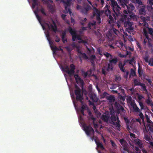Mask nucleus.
<instances>
[{
    "mask_svg": "<svg viewBox=\"0 0 153 153\" xmlns=\"http://www.w3.org/2000/svg\"><path fill=\"white\" fill-rule=\"evenodd\" d=\"M148 3L150 5H153V0H148Z\"/></svg>",
    "mask_w": 153,
    "mask_h": 153,
    "instance_id": "obj_64",
    "label": "nucleus"
},
{
    "mask_svg": "<svg viewBox=\"0 0 153 153\" xmlns=\"http://www.w3.org/2000/svg\"><path fill=\"white\" fill-rule=\"evenodd\" d=\"M131 105L133 108V111L136 113H138L140 112V110L138 107L135 102H131Z\"/></svg>",
    "mask_w": 153,
    "mask_h": 153,
    "instance_id": "obj_13",
    "label": "nucleus"
},
{
    "mask_svg": "<svg viewBox=\"0 0 153 153\" xmlns=\"http://www.w3.org/2000/svg\"><path fill=\"white\" fill-rule=\"evenodd\" d=\"M77 34L76 33L72 35V39L73 41H75L77 38Z\"/></svg>",
    "mask_w": 153,
    "mask_h": 153,
    "instance_id": "obj_53",
    "label": "nucleus"
},
{
    "mask_svg": "<svg viewBox=\"0 0 153 153\" xmlns=\"http://www.w3.org/2000/svg\"><path fill=\"white\" fill-rule=\"evenodd\" d=\"M48 40L49 41L50 45V46L51 49L52 50L53 53H55L56 52V51H58V48H57L56 46H55L54 47L52 46L51 45L53 44V42L50 41V39H48Z\"/></svg>",
    "mask_w": 153,
    "mask_h": 153,
    "instance_id": "obj_18",
    "label": "nucleus"
},
{
    "mask_svg": "<svg viewBox=\"0 0 153 153\" xmlns=\"http://www.w3.org/2000/svg\"><path fill=\"white\" fill-rule=\"evenodd\" d=\"M104 55L107 58H108L110 57V58L112 57V56L108 52H105L103 53Z\"/></svg>",
    "mask_w": 153,
    "mask_h": 153,
    "instance_id": "obj_46",
    "label": "nucleus"
},
{
    "mask_svg": "<svg viewBox=\"0 0 153 153\" xmlns=\"http://www.w3.org/2000/svg\"><path fill=\"white\" fill-rule=\"evenodd\" d=\"M76 51L79 53V54L82 53L81 50L80 49V47L79 46H77L76 47Z\"/></svg>",
    "mask_w": 153,
    "mask_h": 153,
    "instance_id": "obj_57",
    "label": "nucleus"
},
{
    "mask_svg": "<svg viewBox=\"0 0 153 153\" xmlns=\"http://www.w3.org/2000/svg\"><path fill=\"white\" fill-rule=\"evenodd\" d=\"M132 99L131 96H129L128 97L126 98V101H127V102L128 103H130V105H131V102L133 103V102H135L134 100L132 101Z\"/></svg>",
    "mask_w": 153,
    "mask_h": 153,
    "instance_id": "obj_37",
    "label": "nucleus"
},
{
    "mask_svg": "<svg viewBox=\"0 0 153 153\" xmlns=\"http://www.w3.org/2000/svg\"><path fill=\"white\" fill-rule=\"evenodd\" d=\"M116 108L118 111V112L119 114L123 113H125L126 112V111L124 109V108L123 106L120 104H117L116 105Z\"/></svg>",
    "mask_w": 153,
    "mask_h": 153,
    "instance_id": "obj_14",
    "label": "nucleus"
},
{
    "mask_svg": "<svg viewBox=\"0 0 153 153\" xmlns=\"http://www.w3.org/2000/svg\"><path fill=\"white\" fill-rule=\"evenodd\" d=\"M71 69L69 71L70 72V76H71L74 74L75 73V66L73 64H71L70 65Z\"/></svg>",
    "mask_w": 153,
    "mask_h": 153,
    "instance_id": "obj_24",
    "label": "nucleus"
},
{
    "mask_svg": "<svg viewBox=\"0 0 153 153\" xmlns=\"http://www.w3.org/2000/svg\"><path fill=\"white\" fill-rule=\"evenodd\" d=\"M110 118V115L109 114H102L101 117L102 120L106 123L108 122Z\"/></svg>",
    "mask_w": 153,
    "mask_h": 153,
    "instance_id": "obj_16",
    "label": "nucleus"
},
{
    "mask_svg": "<svg viewBox=\"0 0 153 153\" xmlns=\"http://www.w3.org/2000/svg\"><path fill=\"white\" fill-rule=\"evenodd\" d=\"M96 58V56L95 55H92L90 56L89 58V60H90L92 64L94 63V60Z\"/></svg>",
    "mask_w": 153,
    "mask_h": 153,
    "instance_id": "obj_36",
    "label": "nucleus"
},
{
    "mask_svg": "<svg viewBox=\"0 0 153 153\" xmlns=\"http://www.w3.org/2000/svg\"><path fill=\"white\" fill-rule=\"evenodd\" d=\"M131 74L133 76H135L136 75V73L135 71L132 69H131Z\"/></svg>",
    "mask_w": 153,
    "mask_h": 153,
    "instance_id": "obj_60",
    "label": "nucleus"
},
{
    "mask_svg": "<svg viewBox=\"0 0 153 153\" xmlns=\"http://www.w3.org/2000/svg\"><path fill=\"white\" fill-rule=\"evenodd\" d=\"M145 116L146 117V121L147 123V124H153V122H152L150 119L149 118V116L145 114Z\"/></svg>",
    "mask_w": 153,
    "mask_h": 153,
    "instance_id": "obj_39",
    "label": "nucleus"
},
{
    "mask_svg": "<svg viewBox=\"0 0 153 153\" xmlns=\"http://www.w3.org/2000/svg\"><path fill=\"white\" fill-rule=\"evenodd\" d=\"M107 99L109 100L110 102H114L115 101V97L114 96L112 95L108 96L107 97Z\"/></svg>",
    "mask_w": 153,
    "mask_h": 153,
    "instance_id": "obj_32",
    "label": "nucleus"
},
{
    "mask_svg": "<svg viewBox=\"0 0 153 153\" xmlns=\"http://www.w3.org/2000/svg\"><path fill=\"white\" fill-rule=\"evenodd\" d=\"M145 129L143 130L144 133H153V124H147L146 126L144 125Z\"/></svg>",
    "mask_w": 153,
    "mask_h": 153,
    "instance_id": "obj_10",
    "label": "nucleus"
},
{
    "mask_svg": "<svg viewBox=\"0 0 153 153\" xmlns=\"http://www.w3.org/2000/svg\"><path fill=\"white\" fill-rule=\"evenodd\" d=\"M75 94L76 95V99L77 101H79L82 104H83L82 100L83 99V94H81V90L80 88L76 89L74 91Z\"/></svg>",
    "mask_w": 153,
    "mask_h": 153,
    "instance_id": "obj_6",
    "label": "nucleus"
},
{
    "mask_svg": "<svg viewBox=\"0 0 153 153\" xmlns=\"http://www.w3.org/2000/svg\"><path fill=\"white\" fill-rule=\"evenodd\" d=\"M140 86H141L142 90L146 92H147V90L146 89V86L144 83H141Z\"/></svg>",
    "mask_w": 153,
    "mask_h": 153,
    "instance_id": "obj_40",
    "label": "nucleus"
},
{
    "mask_svg": "<svg viewBox=\"0 0 153 153\" xmlns=\"http://www.w3.org/2000/svg\"><path fill=\"white\" fill-rule=\"evenodd\" d=\"M146 6L145 5H143L141 7L140 9L139 10V12L140 15H143L146 13Z\"/></svg>",
    "mask_w": 153,
    "mask_h": 153,
    "instance_id": "obj_17",
    "label": "nucleus"
},
{
    "mask_svg": "<svg viewBox=\"0 0 153 153\" xmlns=\"http://www.w3.org/2000/svg\"><path fill=\"white\" fill-rule=\"evenodd\" d=\"M143 69L140 67V65H139L138 69V73L139 74V76L141 77L142 74L143 73Z\"/></svg>",
    "mask_w": 153,
    "mask_h": 153,
    "instance_id": "obj_30",
    "label": "nucleus"
},
{
    "mask_svg": "<svg viewBox=\"0 0 153 153\" xmlns=\"http://www.w3.org/2000/svg\"><path fill=\"white\" fill-rule=\"evenodd\" d=\"M137 98L139 101H140L142 99H143L144 97L142 95H139L138 96Z\"/></svg>",
    "mask_w": 153,
    "mask_h": 153,
    "instance_id": "obj_63",
    "label": "nucleus"
},
{
    "mask_svg": "<svg viewBox=\"0 0 153 153\" xmlns=\"http://www.w3.org/2000/svg\"><path fill=\"white\" fill-rule=\"evenodd\" d=\"M145 27L148 29L149 33L151 35H152L153 34V28L149 27L148 26Z\"/></svg>",
    "mask_w": 153,
    "mask_h": 153,
    "instance_id": "obj_44",
    "label": "nucleus"
},
{
    "mask_svg": "<svg viewBox=\"0 0 153 153\" xmlns=\"http://www.w3.org/2000/svg\"><path fill=\"white\" fill-rule=\"evenodd\" d=\"M82 74L84 78H86L88 75V73L86 72H85L84 71L82 72Z\"/></svg>",
    "mask_w": 153,
    "mask_h": 153,
    "instance_id": "obj_56",
    "label": "nucleus"
},
{
    "mask_svg": "<svg viewBox=\"0 0 153 153\" xmlns=\"http://www.w3.org/2000/svg\"><path fill=\"white\" fill-rule=\"evenodd\" d=\"M139 113H140L139 115V116H140V118L142 120H144V116H143V113H142V112H141L140 111V112H139Z\"/></svg>",
    "mask_w": 153,
    "mask_h": 153,
    "instance_id": "obj_61",
    "label": "nucleus"
},
{
    "mask_svg": "<svg viewBox=\"0 0 153 153\" xmlns=\"http://www.w3.org/2000/svg\"><path fill=\"white\" fill-rule=\"evenodd\" d=\"M42 1H44L45 4H47V7L50 12L52 13H53L54 11L53 6L51 4H49L48 1H49L51 3H52L53 2V1L52 0H48V1L45 0H42Z\"/></svg>",
    "mask_w": 153,
    "mask_h": 153,
    "instance_id": "obj_8",
    "label": "nucleus"
},
{
    "mask_svg": "<svg viewBox=\"0 0 153 153\" xmlns=\"http://www.w3.org/2000/svg\"><path fill=\"white\" fill-rule=\"evenodd\" d=\"M107 69L108 68L106 69V70L107 71H108V70H107ZM106 68L105 67H103V68H102V73L105 75L106 74Z\"/></svg>",
    "mask_w": 153,
    "mask_h": 153,
    "instance_id": "obj_50",
    "label": "nucleus"
},
{
    "mask_svg": "<svg viewBox=\"0 0 153 153\" xmlns=\"http://www.w3.org/2000/svg\"><path fill=\"white\" fill-rule=\"evenodd\" d=\"M53 24H51L50 25L49 24L46 23V25L48 27L49 29H51L54 32L56 33L57 31V27L55 22L52 20Z\"/></svg>",
    "mask_w": 153,
    "mask_h": 153,
    "instance_id": "obj_9",
    "label": "nucleus"
},
{
    "mask_svg": "<svg viewBox=\"0 0 153 153\" xmlns=\"http://www.w3.org/2000/svg\"><path fill=\"white\" fill-rule=\"evenodd\" d=\"M97 51L98 54L100 56H102V51L100 48H97Z\"/></svg>",
    "mask_w": 153,
    "mask_h": 153,
    "instance_id": "obj_54",
    "label": "nucleus"
},
{
    "mask_svg": "<svg viewBox=\"0 0 153 153\" xmlns=\"http://www.w3.org/2000/svg\"><path fill=\"white\" fill-rule=\"evenodd\" d=\"M129 16L130 18L133 20L135 21H137V17L134 13H132L129 15Z\"/></svg>",
    "mask_w": 153,
    "mask_h": 153,
    "instance_id": "obj_29",
    "label": "nucleus"
},
{
    "mask_svg": "<svg viewBox=\"0 0 153 153\" xmlns=\"http://www.w3.org/2000/svg\"><path fill=\"white\" fill-rule=\"evenodd\" d=\"M35 14L36 15V16L37 19H38V20L39 21L40 24L42 26V27L43 29V30H45V27L43 25V24H42L41 22V19L40 17L37 14V13L36 12H35Z\"/></svg>",
    "mask_w": 153,
    "mask_h": 153,
    "instance_id": "obj_27",
    "label": "nucleus"
},
{
    "mask_svg": "<svg viewBox=\"0 0 153 153\" xmlns=\"http://www.w3.org/2000/svg\"><path fill=\"white\" fill-rule=\"evenodd\" d=\"M124 17H122L120 19V21L122 22H124V26L125 27H128L127 28L128 29L130 30H133L134 27L132 26L133 24L132 22H131L128 21H126L127 18V16L126 15H123Z\"/></svg>",
    "mask_w": 153,
    "mask_h": 153,
    "instance_id": "obj_3",
    "label": "nucleus"
},
{
    "mask_svg": "<svg viewBox=\"0 0 153 153\" xmlns=\"http://www.w3.org/2000/svg\"><path fill=\"white\" fill-rule=\"evenodd\" d=\"M95 142L97 146V147L100 148L102 150H104L105 149L102 143L99 142V140L97 142L95 141Z\"/></svg>",
    "mask_w": 153,
    "mask_h": 153,
    "instance_id": "obj_28",
    "label": "nucleus"
},
{
    "mask_svg": "<svg viewBox=\"0 0 153 153\" xmlns=\"http://www.w3.org/2000/svg\"><path fill=\"white\" fill-rule=\"evenodd\" d=\"M74 77L76 81V82L77 84L79 83H82L83 82V80L80 77L78 74L74 75Z\"/></svg>",
    "mask_w": 153,
    "mask_h": 153,
    "instance_id": "obj_21",
    "label": "nucleus"
},
{
    "mask_svg": "<svg viewBox=\"0 0 153 153\" xmlns=\"http://www.w3.org/2000/svg\"><path fill=\"white\" fill-rule=\"evenodd\" d=\"M90 99L92 100L93 102H98V99L97 96L94 94H90L89 96Z\"/></svg>",
    "mask_w": 153,
    "mask_h": 153,
    "instance_id": "obj_15",
    "label": "nucleus"
},
{
    "mask_svg": "<svg viewBox=\"0 0 153 153\" xmlns=\"http://www.w3.org/2000/svg\"><path fill=\"white\" fill-rule=\"evenodd\" d=\"M76 9L83 14L86 15L88 12L91 9V7L87 4H85L83 7L77 4Z\"/></svg>",
    "mask_w": 153,
    "mask_h": 153,
    "instance_id": "obj_4",
    "label": "nucleus"
},
{
    "mask_svg": "<svg viewBox=\"0 0 153 153\" xmlns=\"http://www.w3.org/2000/svg\"><path fill=\"white\" fill-rule=\"evenodd\" d=\"M78 42L79 43H82L85 46H86V45H88V44L87 41L82 39L80 41H78Z\"/></svg>",
    "mask_w": 153,
    "mask_h": 153,
    "instance_id": "obj_41",
    "label": "nucleus"
},
{
    "mask_svg": "<svg viewBox=\"0 0 153 153\" xmlns=\"http://www.w3.org/2000/svg\"><path fill=\"white\" fill-rule=\"evenodd\" d=\"M136 3L138 4L139 5L141 6L143 5H145L143 4L141 0H136Z\"/></svg>",
    "mask_w": 153,
    "mask_h": 153,
    "instance_id": "obj_52",
    "label": "nucleus"
},
{
    "mask_svg": "<svg viewBox=\"0 0 153 153\" xmlns=\"http://www.w3.org/2000/svg\"><path fill=\"white\" fill-rule=\"evenodd\" d=\"M129 74L128 71L126 72V74L124 75V77L125 78L127 79L128 77V76Z\"/></svg>",
    "mask_w": 153,
    "mask_h": 153,
    "instance_id": "obj_62",
    "label": "nucleus"
},
{
    "mask_svg": "<svg viewBox=\"0 0 153 153\" xmlns=\"http://www.w3.org/2000/svg\"><path fill=\"white\" fill-rule=\"evenodd\" d=\"M125 65V64L123 65L121 62H120L118 64L119 68L120 70L123 72H126V70L124 68Z\"/></svg>",
    "mask_w": 153,
    "mask_h": 153,
    "instance_id": "obj_26",
    "label": "nucleus"
},
{
    "mask_svg": "<svg viewBox=\"0 0 153 153\" xmlns=\"http://www.w3.org/2000/svg\"><path fill=\"white\" fill-rule=\"evenodd\" d=\"M145 102L148 105L153 108V102L149 95H147V98L145 100Z\"/></svg>",
    "mask_w": 153,
    "mask_h": 153,
    "instance_id": "obj_11",
    "label": "nucleus"
},
{
    "mask_svg": "<svg viewBox=\"0 0 153 153\" xmlns=\"http://www.w3.org/2000/svg\"><path fill=\"white\" fill-rule=\"evenodd\" d=\"M62 1L64 4L65 6V10L64 11V13H69L71 16L72 13L71 11V9L69 8L71 5V0H67L66 1L63 0Z\"/></svg>",
    "mask_w": 153,
    "mask_h": 153,
    "instance_id": "obj_7",
    "label": "nucleus"
},
{
    "mask_svg": "<svg viewBox=\"0 0 153 153\" xmlns=\"http://www.w3.org/2000/svg\"><path fill=\"white\" fill-rule=\"evenodd\" d=\"M124 119L126 123V124L127 128H129L128 124L129 123V121L127 118L125 117Z\"/></svg>",
    "mask_w": 153,
    "mask_h": 153,
    "instance_id": "obj_47",
    "label": "nucleus"
},
{
    "mask_svg": "<svg viewBox=\"0 0 153 153\" xmlns=\"http://www.w3.org/2000/svg\"><path fill=\"white\" fill-rule=\"evenodd\" d=\"M120 120L119 119H118L117 122H114L111 123L113 124L115 127H116L117 130H120V127L121 126L120 125Z\"/></svg>",
    "mask_w": 153,
    "mask_h": 153,
    "instance_id": "obj_23",
    "label": "nucleus"
},
{
    "mask_svg": "<svg viewBox=\"0 0 153 153\" xmlns=\"http://www.w3.org/2000/svg\"><path fill=\"white\" fill-rule=\"evenodd\" d=\"M140 18L141 20V21H142L143 22V26L145 27H147L148 26H149L148 23L146 22V20L147 19H146V18L144 16H141Z\"/></svg>",
    "mask_w": 153,
    "mask_h": 153,
    "instance_id": "obj_20",
    "label": "nucleus"
},
{
    "mask_svg": "<svg viewBox=\"0 0 153 153\" xmlns=\"http://www.w3.org/2000/svg\"><path fill=\"white\" fill-rule=\"evenodd\" d=\"M61 68L62 71L65 72L70 76V72L69 71V67L68 66H65L64 67H62Z\"/></svg>",
    "mask_w": 153,
    "mask_h": 153,
    "instance_id": "obj_25",
    "label": "nucleus"
},
{
    "mask_svg": "<svg viewBox=\"0 0 153 153\" xmlns=\"http://www.w3.org/2000/svg\"><path fill=\"white\" fill-rule=\"evenodd\" d=\"M123 149L124 150L128 152V148L127 145L126 144L124 146H123Z\"/></svg>",
    "mask_w": 153,
    "mask_h": 153,
    "instance_id": "obj_59",
    "label": "nucleus"
},
{
    "mask_svg": "<svg viewBox=\"0 0 153 153\" xmlns=\"http://www.w3.org/2000/svg\"><path fill=\"white\" fill-rule=\"evenodd\" d=\"M118 61V59L117 57H114L113 58H110L109 60V63L108 65L107 70H113L114 65H116Z\"/></svg>",
    "mask_w": 153,
    "mask_h": 153,
    "instance_id": "obj_5",
    "label": "nucleus"
},
{
    "mask_svg": "<svg viewBox=\"0 0 153 153\" xmlns=\"http://www.w3.org/2000/svg\"><path fill=\"white\" fill-rule=\"evenodd\" d=\"M110 119L111 120H110V121H111L112 122L111 123L114 122H116V121H117L118 119H119L118 117L117 116V115H115V114H111Z\"/></svg>",
    "mask_w": 153,
    "mask_h": 153,
    "instance_id": "obj_19",
    "label": "nucleus"
},
{
    "mask_svg": "<svg viewBox=\"0 0 153 153\" xmlns=\"http://www.w3.org/2000/svg\"><path fill=\"white\" fill-rule=\"evenodd\" d=\"M68 30L72 35L76 33L75 31L73 29L71 26H69L68 27Z\"/></svg>",
    "mask_w": 153,
    "mask_h": 153,
    "instance_id": "obj_33",
    "label": "nucleus"
},
{
    "mask_svg": "<svg viewBox=\"0 0 153 153\" xmlns=\"http://www.w3.org/2000/svg\"><path fill=\"white\" fill-rule=\"evenodd\" d=\"M70 46H71L72 47H71L69 46H66L65 47V48L69 52H71L72 50H73L74 48H76L77 46L76 44L75 43L73 42L70 45Z\"/></svg>",
    "mask_w": 153,
    "mask_h": 153,
    "instance_id": "obj_12",
    "label": "nucleus"
},
{
    "mask_svg": "<svg viewBox=\"0 0 153 153\" xmlns=\"http://www.w3.org/2000/svg\"><path fill=\"white\" fill-rule=\"evenodd\" d=\"M66 31H63L62 33L61 38L62 42L64 43H65L67 42V39L66 37Z\"/></svg>",
    "mask_w": 153,
    "mask_h": 153,
    "instance_id": "obj_22",
    "label": "nucleus"
},
{
    "mask_svg": "<svg viewBox=\"0 0 153 153\" xmlns=\"http://www.w3.org/2000/svg\"><path fill=\"white\" fill-rule=\"evenodd\" d=\"M119 90L120 91V92L119 93H120V95H126L125 94L124 90L121 87L119 88Z\"/></svg>",
    "mask_w": 153,
    "mask_h": 153,
    "instance_id": "obj_42",
    "label": "nucleus"
},
{
    "mask_svg": "<svg viewBox=\"0 0 153 153\" xmlns=\"http://www.w3.org/2000/svg\"><path fill=\"white\" fill-rule=\"evenodd\" d=\"M40 10L41 11V13L44 16H47L46 13L45 12V11L44 9L42 7H41V8L40 9Z\"/></svg>",
    "mask_w": 153,
    "mask_h": 153,
    "instance_id": "obj_49",
    "label": "nucleus"
},
{
    "mask_svg": "<svg viewBox=\"0 0 153 153\" xmlns=\"http://www.w3.org/2000/svg\"><path fill=\"white\" fill-rule=\"evenodd\" d=\"M111 6L113 12L112 15L114 18L116 19L117 17H118L121 14L120 12V7L117 1L114 0H111Z\"/></svg>",
    "mask_w": 153,
    "mask_h": 153,
    "instance_id": "obj_2",
    "label": "nucleus"
},
{
    "mask_svg": "<svg viewBox=\"0 0 153 153\" xmlns=\"http://www.w3.org/2000/svg\"><path fill=\"white\" fill-rule=\"evenodd\" d=\"M96 18L97 21V23L98 24L100 23L101 22L100 15L96 16Z\"/></svg>",
    "mask_w": 153,
    "mask_h": 153,
    "instance_id": "obj_48",
    "label": "nucleus"
},
{
    "mask_svg": "<svg viewBox=\"0 0 153 153\" xmlns=\"http://www.w3.org/2000/svg\"><path fill=\"white\" fill-rule=\"evenodd\" d=\"M139 104L140 107V110H142L144 109V106L143 105V102H139Z\"/></svg>",
    "mask_w": 153,
    "mask_h": 153,
    "instance_id": "obj_51",
    "label": "nucleus"
},
{
    "mask_svg": "<svg viewBox=\"0 0 153 153\" xmlns=\"http://www.w3.org/2000/svg\"><path fill=\"white\" fill-rule=\"evenodd\" d=\"M147 8L149 11H151L152 10L153 8L152 6V5H150V6H147Z\"/></svg>",
    "mask_w": 153,
    "mask_h": 153,
    "instance_id": "obj_58",
    "label": "nucleus"
},
{
    "mask_svg": "<svg viewBox=\"0 0 153 153\" xmlns=\"http://www.w3.org/2000/svg\"><path fill=\"white\" fill-rule=\"evenodd\" d=\"M133 81L134 84V86H140L141 83V82L139 81L138 80L136 79H134Z\"/></svg>",
    "mask_w": 153,
    "mask_h": 153,
    "instance_id": "obj_38",
    "label": "nucleus"
},
{
    "mask_svg": "<svg viewBox=\"0 0 153 153\" xmlns=\"http://www.w3.org/2000/svg\"><path fill=\"white\" fill-rule=\"evenodd\" d=\"M111 30L113 31V32L116 35H118L119 33V30L113 27L111 29Z\"/></svg>",
    "mask_w": 153,
    "mask_h": 153,
    "instance_id": "obj_45",
    "label": "nucleus"
},
{
    "mask_svg": "<svg viewBox=\"0 0 153 153\" xmlns=\"http://www.w3.org/2000/svg\"><path fill=\"white\" fill-rule=\"evenodd\" d=\"M83 130L85 131L86 134L88 136H90L92 134L93 135L91 138L92 141L94 140L97 142L99 140L97 137H95L94 135V131L93 128L90 125L87 126L85 124L83 126Z\"/></svg>",
    "mask_w": 153,
    "mask_h": 153,
    "instance_id": "obj_1",
    "label": "nucleus"
},
{
    "mask_svg": "<svg viewBox=\"0 0 153 153\" xmlns=\"http://www.w3.org/2000/svg\"><path fill=\"white\" fill-rule=\"evenodd\" d=\"M144 139L146 140L149 142H150L151 139L147 135H146L144 136Z\"/></svg>",
    "mask_w": 153,
    "mask_h": 153,
    "instance_id": "obj_55",
    "label": "nucleus"
},
{
    "mask_svg": "<svg viewBox=\"0 0 153 153\" xmlns=\"http://www.w3.org/2000/svg\"><path fill=\"white\" fill-rule=\"evenodd\" d=\"M79 56H80L82 58L84 59H88V57L86 55L85 53H81L80 54Z\"/></svg>",
    "mask_w": 153,
    "mask_h": 153,
    "instance_id": "obj_31",
    "label": "nucleus"
},
{
    "mask_svg": "<svg viewBox=\"0 0 153 153\" xmlns=\"http://www.w3.org/2000/svg\"><path fill=\"white\" fill-rule=\"evenodd\" d=\"M119 142H120L121 144L122 145V146H124L126 145L127 144V143L126 141H125L124 139H120L119 140Z\"/></svg>",
    "mask_w": 153,
    "mask_h": 153,
    "instance_id": "obj_43",
    "label": "nucleus"
},
{
    "mask_svg": "<svg viewBox=\"0 0 153 153\" xmlns=\"http://www.w3.org/2000/svg\"><path fill=\"white\" fill-rule=\"evenodd\" d=\"M94 11L93 14L94 16H95L99 15H100V12L99 10L96 7L94 8Z\"/></svg>",
    "mask_w": 153,
    "mask_h": 153,
    "instance_id": "obj_34",
    "label": "nucleus"
},
{
    "mask_svg": "<svg viewBox=\"0 0 153 153\" xmlns=\"http://www.w3.org/2000/svg\"><path fill=\"white\" fill-rule=\"evenodd\" d=\"M126 97V95H120V93H118V98L121 100L124 101L125 100Z\"/></svg>",
    "mask_w": 153,
    "mask_h": 153,
    "instance_id": "obj_35",
    "label": "nucleus"
}]
</instances>
